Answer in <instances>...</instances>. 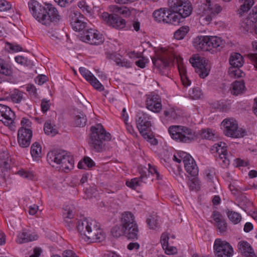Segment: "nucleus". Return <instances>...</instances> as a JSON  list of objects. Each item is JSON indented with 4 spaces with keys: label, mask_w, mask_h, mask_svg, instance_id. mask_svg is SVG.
<instances>
[{
    "label": "nucleus",
    "mask_w": 257,
    "mask_h": 257,
    "mask_svg": "<svg viewBox=\"0 0 257 257\" xmlns=\"http://www.w3.org/2000/svg\"><path fill=\"white\" fill-rule=\"evenodd\" d=\"M149 169L148 170L146 169V170H145L147 172V171L148 172V175H147V177H149L150 174H151L152 175H155L156 177V179L158 180L161 179V177H160L159 173L158 172L157 169L155 166H152L151 164H149Z\"/></svg>",
    "instance_id": "52"
},
{
    "label": "nucleus",
    "mask_w": 257,
    "mask_h": 257,
    "mask_svg": "<svg viewBox=\"0 0 257 257\" xmlns=\"http://www.w3.org/2000/svg\"><path fill=\"white\" fill-rule=\"evenodd\" d=\"M206 4L203 8V11L199 9L197 14L200 15L199 21L204 24H208L216 15L222 11L221 7L217 4L211 3L210 0H206Z\"/></svg>",
    "instance_id": "7"
},
{
    "label": "nucleus",
    "mask_w": 257,
    "mask_h": 257,
    "mask_svg": "<svg viewBox=\"0 0 257 257\" xmlns=\"http://www.w3.org/2000/svg\"><path fill=\"white\" fill-rule=\"evenodd\" d=\"M28 6L33 17L43 25L48 26L60 20L57 10L51 4L42 5L36 0H31Z\"/></svg>",
    "instance_id": "1"
},
{
    "label": "nucleus",
    "mask_w": 257,
    "mask_h": 257,
    "mask_svg": "<svg viewBox=\"0 0 257 257\" xmlns=\"http://www.w3.org/2000/svg\"><path fill=\"white\" fill-rule=\"evenodd\" d=\"M47 160L53 167L59 165L62 170L67 172L74 167V161L72 156L61 150H53L47 154Z\"/></svg>",
    "instance_id": "2"
},
{
    "label": "nucleus",
    "mask_w": 257,
    "mask_h": 257,
    "mask_svg": "<svg viewBox=\"0 0 257 257\" xmlns=\"http://www.w3.org/2000/svg\"><path fill=\"white\" fill-rule=\"evenodd\" d=\"M168 132L172 139L180 143H190L197 139L195 132L185 126L171 125Z\"/></svg>",
    "instance_id": "5"
},
{
    "label": "nucleus",
    "mask_w": 257,
    "mask_h": 257,
    "mask_svg": "<svg viewBox=\"0 0 257 257\" xmlns=\"http://www.w3.org/2000/svg\"><path fill=\"white\" fill-rule=\"evenodd\" d=\"M53 125L50 121L45 122L44 126V131L46 134L54 136L58 134L57 130Z\"/></svg>",
    "instance_id": "38"
},
{
    "label": "nucleus",
    "mask_w": 257,
    "mask_h": 257,
    "mask_svg": "<svg viewBox=\"0 0 257 257\" xmlns=\"http://www.w3.org/2000/svg\"><path fill=\"white\" fill-rule=\"evenodd\" d=\"M213 248L217 257H231L233 255L232 246L227 241L221 239L215 240Z\"/></svg>",
    "instance_id": "12"
},
{
    "label": "nucleus",
    "mask_w": 257,
    "mask_h": 257,
    "mask_svg": "<svg viewBox=\"0 0 257 257\" xmlns=\"http://www.w3.org/2000/svg\"><path fill=\"white\" fill-rule=\"evenodd\" d=\"M170 8L182 18L189 16L192 11L191 4L187 0H173Z\"/></svg>",
    "instance_id": "10"
},
{
    "label": "nucleus",
    "mask_w": 257,
    "mask_h": 257,
    "mask_svg": "<svg viewBox=\"0 0 257 257\" xmlns=\"http://www.w3.org/2000/svg\"><path fill=\"white\" fill-rule=\"evenodd\" d=\"M111 11L113 13H119L125 17L129 16L131 14V12L126 7H119L116 6H112Z\"/></svg>",
    "instance_id": "42"
},
{
    "label": "nucleus",
    "mask_w": 257,
    "mask_h": 257,
    "mask_svg": "<svg viewBox=\"0 0 257 257\" xmlns=\"http://www.w3.org/2000/svg\"><path fill=\"white\" fill-rule=\"evenodd\" d=\"M38 238V236L35 233H29L26 230L23 229L17 235L16 242L19 244H22L28 242L36 240Z\"/></svg>",
    "instance_id": "26"
},
{
    "label": "nucleus",
    "mask_w": 257,
    "mask_h": 257,
    "mask_svg": "<svg viewBox=\"0 0 257 257\" xmlns=\"http://www.w3.org/2000/svg\"><path fill=\"white\" fill-rule=\"evenodd\" d=\"M147 108L154 112H159L162 109L161 100L160 96L152 93L147 97Z\"/></svg>",
    "instance_id": "20"
},
{
    "label": "nucleus",
    "mask_w": 257,
    "mask_h": 257,
    "mask_svg": "<svg viewBox=\"0 0 257 257\" xmlns=\"http://www.w3.org/2000/svg\"><path fill=\"white\" fill-rule=\"evenodd\" d=\"M88 234L85 240L89 242H98L103 241L105 238V233L100 228L99 224L95 220H93L90 230L88 231Z\"/></svg>",
    "instance_id": "13"
},
{
    "label": "nucleus",
    "mask_w": 257,
    "mask_h": 257,
    "mask_svg": "<svg viewBox=\"0 0 257 257\" xmlns=\"http://www.w3.org/2000/svg\"><path fill=\"white\" fill-rule=\"evenodd\" d=\"M168 22H166V23H169L173 24L174 25H178L181 22V20L182 18L180 16H179L177 13L173 12L171 10V8L168 10Z\"/></svg>",
    "instance_id": "37"
},
{
    "label": "nucleus",
    "mask_w": 257,
    "mask_h": 257,
    "mask_svg": "<svg viewBox=\"0 0 257 257\" xmlns=\"http://www.w3.org/2000/svg\"><path fill=\"white\" fill-rule=\"evenodd\" d=\"M91 135L89 142L91 147L97 152L106 150L105 141H110V134L107 133L100 124L91 127Z\"/></svg>",
    "instance_id": "3"
},
{
    "label": "nucleus",
    "mask_w": 257,
    "mask_h": 257,
    "mask_svg": "<svg viewBox=\"0 0 257 257\" xmlns=\"http://www.w3.org/2000/svg\"><path fill=\"white\" fill-rule=\"evenodd\" d=\"M7 44L8 48L13 52H17L23 50L22 47L19 45H14L9 43H7Z\"/></svg>",
    "instance_id": "60"
},
{
    "label": "nucleus",
    "mask_w": 257,
    "mask_h": 257,
    "mask_svg": "<svg viewBox=\"0 0 257 257\" xmlns=\"http://www.w3.org/2000/svg\"><path fill=\"white\" fill-rule=\"evenodd\" d=\"M42 152V148L40 144L37 142H35L31 146V154L32 156L35 159L41 157Z\"/></svg>",
    "instance_id": "41"
},
{
    "label": "nucleus",
    "mask_w": 257,
    "mask_h": 257,
    "mask_svg": "<svg viewBox=\"0 0 257 257\" xmlns=\"http://www.w3.org/2000/svg\"><path fill=\"white\" fill-rule=\"evenodd\" d=\"M188 31V27H182L174 33V38L177 40H181L184 38Z\"/></svg>",
    "instance_id": "47"
},
{
    "label": "nucleus",
    "mask_w": 257,
    "mask_h": 257,
    "mask_svg": "<svg viewBox=\"0 0 257 257\" xmlns=\"http://www.w3.org/2000/svg\"><path fill=\"white\" fill-rule=\"evenodd\" d=\"M12 8L11 3L6 0H0V11H7Z\"/></svg>",
    "instance_id": "54"
},
{
    "label": "nucleus",
    "mask_w": 257,
    "mask_h": 257,
    "mask_svg": "<svg viewBox=\"0 0 257 257\" xmlns=\"http://www.w3.org/2000/svg\"><path fill=\"white\" fill-rule=\"evenodd\" d=\"M69 18L70 24L74 31H84L86 27V23L82 20L84 18L79 12L76 11L71 12Z\"/></svg>",
    "instance_id": "16"
},
{
    "label": "nucleus",
    "mask_w": 257,
    "mask_h": 257,
    "mask_svg": "<svg viewBox=\"0 0 257 257\" xmlns=\"http://www.w3.org/2000/svg\"><path fill=\"white\" fill-rule=\"evenodd\" d=\"M47 77L45 75H38L35 79L36 83L41 85L47 81Z\"/></svg>",
    "instance_id": "61"
},
{
    "label": "nucleus",
    "mask_w": 257,
    "mask_h": 257,
    "mask_svg": "<svg viewBox=\"0 0 257 257\" xmlns=\"http://www.w3.org/2000/svg\"><path fill=\"white\" fill-rule=\"evenodd\" d=\"M32 137V131L24 127H21L18 132V142L22 148L28 147Z\"/></svg>",
    "instance_id": "19"
},
{
    "label": "nucleus",
    "mask_w": 257,
    "mask_h": 257,
    "mask_svg": "<svg viewBox=\"0 0 257 257\" xmlns=\"http://www.w3.org/2000/svg\"><path fill=\"white\" fill-rule=\"evenodd\" d=\"M179 156L183 159L186 172L192 176H196L198 174V168L194 159L186 152H181Z\"/></svg>",
    "instance_id": "14"
},
{
    "label": "nucleus",
    "mask_w": 257,
    "mask_h": 257,
    "mask_svg": "<svg viewBox=\"0 0 257 257\" xmlns=\"http://www.w3.org/2000/svg\"><path fill=\"white\" fill-rule=\"evenodd\" d=\"M189 95L192 99H197L200 97L202 93L199 88H195L192 89V91L190 92Z\"/></svg>",
    "instance_id": "53"
},
{
    "label": "nucleus",
    "mask_w": 257,
    "mask_h": 257,
    "mask_svg": "<svg viewBox=\"0 0 257 257\" xmlns=\"http://www.w3.org/2000/svg\"><path fill=\"white\" fill-rule=\"evenodd\" d=\"M15 113L8 106L0 103V120L6 126L11 127L14 123Z\"/></svg>",
    "instance_id": "18"
},
{
    "label": "nucleus",
    "mask_w": 257,
    "mask_h": 257,
    "mask_svg": "<svg viewBox=\"0 0 257 257\" xmlns=\"http://www.w3.org/2000/svg\"><path fill=\"white\" fill-rule=\"evenodd\" d=\"M163 9H160L154 11L153 13V17L155 20L158 22H163L164 23H166V22H168V18H166V19L163 18Z\"/></svg>",
    "instance_id": "49"
},
{
    "label": "nucleus",
    "mask_w": 257,
    "mask_h": 257,
    "mask_svg": "<svg viewBox=\"0 0 257 257\" xmlns=\"http://www.w3.org/2000/svg\"><path fill=\"white\" fill-rule=\"evenodd\" d=\"M147 222L150 228L155 229L158 224L157 216H150L147 219Z\"/></svg>",
    "instance_id": "50"
},
{
    "label": "nucleus",
    "mask_w": 257,
    "mask_h": 257,
    "mask_svg": "<svg viewBox=\"0 0 257 257\" xmlns=\"http://www.w3.org/2000/svg\"><path fill=\"white\" fill-rule=\"evenodd\" d=\"M238 248L241 254L245 257H257L252 247L247 241H241L239 242Z\"/></svg>",
    "instance_id": "27"
},
{
    "label": "nucleus",
    "mask_w": 257,
    "mask_h": 257,
    "mask_svg": "<svg viewBox=\"0 0 257 257\" xmlns=\"http://www.w3.org/2000/svg\"><path fill=\"white\" fill-rule=\"evenodd\" d=\"M211 218L219 232L222 234L225 233L227 230V224L223 215L217 211H213Z\"/></svg>",
    "instance_id": "23"
},
{
    "label": "nucleus",
    "mask_w": 257,
    "mask_h": 257,
    "mask_svg": "<svg viewBox=\"0 0 257 257\" xmlns=\"http://www.w3.org/2000/svg\"><path fill=\"white\" fill-rule=\"evenodd\" d=\"M80 39L83 42L95 45L102 44L104 40L101 34L92 29L84 30L81 34Z\"/></svg>",
    "instance_id": "11"
},
{
    "label": "nucleus",
    "mask_w": 257,
    "mask_h": 257,
    "mask_svg": "<svg viewBox=\"0 0 257 257\" xmlns=\"http://www.w3.org/2000/svg\"><path fill=\"white\" fill-rule=\"evenodd\" d=\"M200 136L202 138L208 140H213L215 138L213 131L210 128H205L201 130Z\"/></svg>",
    "instance_id": "48"
},
{
    "label": "nucleus",
    "mask_w": 257,
    "mask_h": 257,
    "mask_svg": "<svg viewBox=\"0 0 257 257\" xmlns=\"http://www.w3.org/2000/svg\"><path fill=\"white\" fill-rule=\"evenodd\" d=\"M18 173L19 175H20L22 177H23L24 178L32 180L34 177V176L32 173L26 172L23 170L19 171Z\"/></svg>",
    "instance_id": "63"
},
{
    "label": "nucleus",
    "mask_w": 257,
    "mask_h": 257,
    "mask_svg": "<svg viewBox=\"0 0 257 257\" xmlns=\"http://www.w3.org/2000/svg\"><path fill=\"white\" fill-rule=\"evenodd\" d=\"M111 232L114 237H118L124 234L125 235L124 228L122 224L120 226L116 225L113 227L111 229Z\"/></svg>",
    "instance_id": "45"
},
{
    "label": "nucleus",
    "mask_w": 257,
    "mask_h": 257,
    "mask_svg": "<svg viewBox=\"0 0 257 257\" xmlns=\"http://www.w3.org/2000/svg\"><path fill=\"white\" fill-rule=\"evenodd\" d=\"M247 57L250 62L253 65L254 68L257 70V53H250L247 55Z\"/></svg>",
    "instance_id": "57"
},
{
    "label": "nucleus",
    "mask_w": 257,
    "mask_h": 257,
    "mask_svg": "<svg viewBox=\"0 0 257 257\" xmlns=\"http://www.w3.org/2000/svg\"><path fill=\"white\" fill-rule=\"evenodd\" d=\"M169 239V234L167 233H163L160 238V241L162 245L163 248L165 247H168L169 243L168 241Z\"/></svg>",
    "instance_id": "55"
},
{
    "label": "nucleus",
    "mask_w": 257,
    "mask_h": 257,
    "mask_svg": "<svg viewBox=\"0 0 257 257\" xmlns=\"http://www.w3.org/2000/svg\"><path fill=\"white\" fill-rule=\"evenodd\" d=\"M137 127L140 133L149 131L151 126L150 117L148 114L143 111L137 113L136 118Z\"/></svg>",
    "instance_id": "17"
},
{
    "label": "nucleus",
    "mask_w": 257,
    "mask_h": 257,
    "mask_svg": "<svg viewBox=\"0 0 257 257\" xmlns=\"http://www.w3.org/2000/svg\"><path fill=\"white\" fill-rule=\"evenodd\" d=\"M7 99H10L14 103H20L25 99L24 93L18 89H15L11 92Z\"/></svg>",
    "instance_id": "34"
},
{
    "label": "nucleus",
    "mask_w": 257,
    "mask_h": 257,
    "mask_svg": "<svg viewBox=\"0 0 257 257\" xmlns=\"http://www.w3.org/2000/svg\"><path fill=\"white\" fill-rule=\"evenodd\" d=\"M95 165L94 162L88 157H84L83 160L78 164L79 169H85L84 165L88 168H91Z\"/></svg>",
    "instance_id": "43"
},
{
    "label": "nucleus",
    "mask_w": 257,
    "mask_h": 257,
    "mask_svg": "<svg viewBox=\"0 0 257 257\" xmlns=\"http://www.w3.org/2000/svg\"><path fill=\"white\" fill-rule=\"evenodd\" d=\"M73 113L74 115L73 125L75 126H84L87 122L86 115L78 109H74Z\"/></svg>",
    "instance_id": "29"
},
{
    "label": "nucleus",
    "mask_w": 257,
    "mask_h": 257,
    "mask_svg": "<svg viewBox=\"0 0 257 257\" xmlns=\"http://www.w3.org/2000/svg\"><path fill=\"white\" fill-rule=\"evenodd\" d=\"M243 3L240 6V9L238 10V14L241 16L243 13L248 11L254 4L253 0H239Z\"/></svg>",
    "instance_id": "40"
},
{
    "label": "nucleus",
    "mask_w": 257,
    "mask_h": 257,
    "mask_svg": "<svg viewBox=\"0 0 257 257\" xmlns=\"http://www.w3.org/2000/svg\"><path fill=\"white\" fill-rule=\"evenodd\" d=\"M74 207L73 206H66L64 209L63 216L66 226L69 229H71L74 225L72 219L74 216Z\"/></svg>",
    "instance_id": "28"
},
{
    "label": "nucleus",
    "mask_w": 257,
    "mask_h": 257,
    "mask_svg": "<svg viewBox=\"0 0 257 257\" xmlns=\"http://www.w3.org/2000/svg\"><path fill=\"white\" fill-rule=\"evenodd\" d=\"M229 61L230 65L233 67H241L243 64L242 56L237 53H232Z\"/></svg>",
    "instance_id": "35"
},
{
    "label": "nucleus",
    "mask_w": 257,
    "mask_h": 257,
    "mask_svg": "<svg viewBox=\"0 0 257 257\" xmlns=\"http://www.w3.org/2000/svg\"><path fill=\"white\" fill-rule=\"evenodd\" d=\"M207 48L208 51H211L212 48H216L218 50H220L224 45V42L220 38L216 36H208Z\"/></svg>",
    "instance_id": "31"
},
{
    "label": "nucleus",
    "mask_w": 257,
    "mask_h": 257,
    "mask_svg": "<svg viewBox=\"0 0 257 257\" xmlns=\"http://www.w3.org/2000/svg\"><path fill=\"white\" fill-rule=\"evenodd\" d=\"M63 257H78L77 254L71 250H65L62 253Z\"/></svg>",
    "instance_id": "64"
},
{
    "label": "nucleus",
    "mask_w": 257,
    "mask_h": 257,
    "mask_svg": "<svg viewBox=\"0 0 257 257\" xmlns=\"http://www.w3.org/2000/svg\"><path fill=\"white\" fill-rule=\"evenodd\" d=\"M226 213L229 220L234 224H237L240 221L241 217L239 213L230 210L226 211Z\"/></svg>",
    "instance_id": "44"
},
{
    "label": "nucleus",
    "mask_w": 257,
    "mask_h": 257,
    "mask_svg": "<svg viewBox=\"0 0 257 257\" xmlns=\"http://www.w3.org/2000/svg\"><path fill=\"white\" fill-rule=\"evenodd\" d=\"M239 67L231 66L229 69L228 73L231 77H239L241 76Z\"/></svg>",
    "instance_id": "51"
},
{
    "label": "nucleus",
    "mask_w": 257,
    "mask_h": 257,
    "mask_svg": "<svg viewBox=\"0 0 257 257\" xmlns=\"http://www.w3.org/2000/svg\"><path fill=\"white\" fill-rule=\"evenodd\" d=\"M128 116H126L124 118V122L125 123V126H126V128L127 131V132L130 133L131 134H132V135L133 136H135V135H136V134L133 128V127L132 126V125L130 124L128 122H127V121H128Z\"/></svg>",
    "instance_id": "58"
},
{
    "label": "nucleus",
    "mask_w": 257,
    "mask_h": 257,
    "mask_svg": "<svg viewBox=\"0 0 257 257\" xmlns=\"http://www.w3.org/2000/svg\"><path fill=\"white\" fill-rule=\"evenodd\" d=\"M256 24L249 15V16L244 19L240 23V29L244 32H251L254 29L255 30Z\"/></svg>",
    "instance_id": "32"
},
{
    "label": "nucleus",
    "mask_w": 257,
    "mask_h": 257,
    "mask_svg": "<svg viewBox=\"0 0 257 257\" xmlns=\"http://www.w3.org/2000/svg\"><path fill=\"white\" fill-rule=\"evenodd\" d=\"M164 114L166 117L170 119H175L176 117V113L172 108H169L168 110H164Z\"/></svg>",
    "instance_id": "56"
},
{
    "label": "nucleus",
    "mask_w": 257,
    "mask_h": 257,
    "mask_svg": "<svg viewBox=\"0 0 257 257\" xmlns=\"http://www.w3.org/2000/svg\"><path fill=\"white\" fill-rule=\"evenodd\" d=\"M102 19L109 26L116 29H122L125 26V21L116 14H109L104 12L102 14Z\"/></svg>",
    "instance_id": "15"
},
{
    "label": "nucleus",
    "mask_w": 257,
    "mask_h": 257,
    "mask_svg": "<svg viewBox=\"0 0 257 257\" xmlns=\"http://www.w3.org/2000/svg\"><path fill=\"white\" fill-rule=\"evenodd\" d=\"M213 149L219 155V158L222 161V165L223 167H227L229 164L230 160L226 154V144L223 142L215 143L213 145Z\"/></svg>",
    "instance_id": "22"
},
{
    "label": "nucleus",
    "mask_w": 257,
    "mask_h": 257,
    "mask_svg": "<svg viewBox=\"0 0 257 257\" xmlns=\"http://www.w3.org/2000/svg\"><path fill=\"white\" fill-rule=\"evenodd\" d=\"M245 89L243 81H235L231 84L230 91L232 94L238 95L242 93Z\"/></svg>",
    "instance_id": "33"
},
{
    "label": "nucleus",
    "mask_w": 257,
    "mask_h": 257,
    "mask_svg": "<svg viewBox=\"0 0 257 257\" xmlns=\"http://www.w3.org/2000/svg\"><path fill=\"white\" fill-rule=\"evenodd\" d=\"M208 36H200L193 40V45L198 50L207 51Z\"/></svg>",
    "instance_id": "30"
},
{
    "label": "nucleus",
    "mask_w": 257,
    "mask_h": 257,
    "mask_svg": "<svg viewBox=\"0 0 257 257\" xmlns=\"http://www.w3.org/2000/svg\"><path fill=\"white\" fill-rule=\"evenodd\" d=\"M10 160L9 159V154L7 152H3L0 155V164L1 166L4 169H8L10 168Z\"/></svg>",
    "instance_id": "39"
},
{
    "label": "nucleus",
    "mask_w": 257,
    "mask_h": 257,
    "mask_svg": "<svg viewBox=\"0 0 257 257\" xmlns=\"http://www.w3.org/2000/svg\"><path fill=\"white\" fill-rule=\"evenodd\" d=\"M79 72L83 77L89 82L90 84L97 90L101 91L103 90L104 87L103 85L99 82V81L95 77V76L84 67H80Z\"/></svg>",
    "instance_id": "21"
},
{
    "label": "nucleus",
    "mask_w": 257,
    "mask_h": 257,
    "mask_svg": "<svg viewBox=\"0 0 257 257\" xmlns=\"http://www.w3.org/2000/svg\"><path fill=\"white\" fill-rule=\"evenodd\" d=\"M192 66L195 68V72L200 77L204 78L209 73L211 65L209 61L204 58L198 56H193L189 60Z\"/></svg>",
    "instance_id": "9"
},
{
    "label": "nucleus",
    "mask_w": 257,
    "mask_h": 257,
    "mask_svg": "<svg viewBox=\"0 0 257 257\" xmlns=\"http://www.w3.org/2000/svg\"><path fill=\"white\" fill-rule=\"evenodd\" d=\"M94 220L85 219L80 220L77 222V229L80 236L84 240L88 234V231L90 230V227Z\"/></svg>",
    "instance_id": "24"
},
{
    "label": "nucleus",
    "mask_w": 257,
    "mask_h": 257,
    "mask_svg": "<svg viewBox=\"0 0 257 257\" xmlns=\"http://www.w3.org/2000/svg\"><path fill=\"white\" fill-rule=\"evenodd\" d=\"M121 223L124 228L125 236L129 239L136 240L139 237V228L134 215L125 212L122 215Z\"/></svg>",
    "instance_id": "6"
},
{
    "label": "nucleus",
    "mask_w": 257,
    "mask_h": 257,
    "mask_svg": "<svg viewBox=\"0 0 257 257\" xmlns=\"http://www.w3.org/2000/svg\"><path fill=\"white\" fill-rule=\"evenodd\" d=\"M0 73L7 76H11L13 73L12 66L2 58H0Z\"/></svg>",
    "instance_id": "36"
},
{
    "label": "nucleus",
    "mask_w": 257,
    "mask_h": 257,
    "mask_svg": "<svg viewBox=\"0 0 257 257\" xmlns=\"http://www.w3.org/2000/svg\"><path fill=\"white\" fill-rule=\"evenodd\" d=\"M165 251V253L167 254H174L177 252V249L175 247L168 245V247L166 246L163 248Z\"/></svg>",
    "instance_id": "62"
},
{
    "label": "nucleus",
    "mask_w": 257,
    "mask_h": 257,
    "mask_svg": "<svg viewBox=\"0 0 257 257\" xmlns=\"http://www.w3.org/2000/svg\"><path fill=\"white\" fill-rule=\"evenodd\" d=\"M144 139H146L152 145H156L158 144V141L151 133V129L149 131L142 132L140 133Z\"/></svg>",
    "instance_id": "46"
},
{
    "label": "nucleus",
    "mask_w": 257,
    "mask_h": 257,
    "mask_svg": "<svg viewBox=\"0 0 257 257\" xmlns=\"http://www.w3.org/2000/svg\"><path fill=\"white\" fill-rule=\"evenodd\" d=\"M49 100L47 99H43L41 102V107L43 112H46L50 108Z\"/></svg>",
    "instance_id": "59"
},
{
    "label": "nucleus",
    "mask_w": 257,
    "mask_h": 257,
    "mask_svg": "<svg viewBox=\"0 0 257 257\" xmlns=\"http://www.w3.org/2000/svg\"><path fill=\"white\" fill-rule=\"evenodd\" d=\"M174 59V56L171 51L161 48L157 52L156 57L152 58V61L162 75L167 76L169 73L171 63Z\"/></svg>",
    "instance_id": "4"
},
{
    "label": "nucleus",
    "mask_w": 257,
    "mask_h": 257,
    "mask_svg": "<svg viewBox=\"0 0 257 257\" xmlns=\"http://www.w3.org/2000/svg\"><path fill=\"white\" fill-rule=\"evenodd\" d=\"M221 124L224 127V133L227 137L238 138L243 137L246 134L245 131L239 128L237 121L232 118L225 119Z\"/></svg>",
    "instance_id": "8"
},
{
    "label": "nucleus",
    "mask_w": 257,
    "mask_h": 257,
    "mask_svg": "<svg viewBox=\"0 0 257 257\" xmlns=\"http://www.w3.org/2000/svg\"><path fill=\"white\" fill-rule=\"evenodd\" d=\"M140 173L141 176L139 178H135L130 181H126V185L128 187L135 189L138 186H142L143 183H146V180L148 179L146 171L142 170L140 171Z\"/></svg>",
    "instance_id": "25"
}]
</instances>
